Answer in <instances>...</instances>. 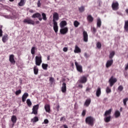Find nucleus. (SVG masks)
<instances>
[{
  "label": "nucleus",
  "instance_id": "nucleus-1",
  "mask_svg": "<svg viewBox=\"0 0 128 128\" xmlns=\"http://www.w3.org/2000/svg\"><path fill=\"white\" fill-rule=\"evenodd\" d=\"M95 120H96L94 118V117L92 116H88L86 118V124L89 126H94V124Z\"/></svg>",
  "mask_w": 128,
  "mask_h": 128
},
{
  "label": "nucleus",
  "instance_id": "nucleus-2",
  "mask_svg": "<svg viewBox=\"0 0 128 128\" xmlns=\"http://www.w3.org/2000/svg\"><path fill=\"white\" fill-rule=\"evenodd\" d=\"M118 82V79L116 78H114V76H112L109 79L108 82L110 84V88L114 86Z\"/></svg>",
  "mask_w": 128,
  "mask_h": 128
},
{
  "label": "nucleus",
  "instance_id": "nucleus-3",
  "mask_svg": "<svg viewBox=\"0 0 128 128\" xmlns=\"http://www.w3.org/2000/svg\"><path fill=\"white\" fill-rule=\"evenodd\" d=\"M42 62V56H36V66H40V64Z\"/></svg>",
  "mask_w": 128,
  "mask_h": 128
},
{
  "label": "nucleus",
  "instance_id": "nucleus-4",
  "mask_svg": "<svg viewBox=\"0 0 128 128\" xmlns=\"http://www.w3.org/2000/svg\"><path fill=\"white\" fill-rule=\"evenodd\" d=\"M120 4L118 2H113L112 4V8L113 10H118L120 8Z\"/></svg>",
  "mask_w": 128,
  "mask_h": 128
},
{
  "label": "nucleus",
  "instance_id": "nucleus-5",
  "mask_svg": "<svg viewBox=\"0 0 128 128\" xmlns=\"http://www.w3.org/2000/svg\"><path fill=\"white\" fill-rule=\"evenodd\" d=\"M38 108H40V105L38 104L34 105L32 109V114H34L35 115L38 114Z\"/></svg>",
  "mask_w": 128,
  "mask_h": 128
},
{
  "label": "nucleus",
  "instance_id": "nucleus-6",
  "mask_svg": "<svg viewBox=\"0 0 128 128\" xmlns=\"http://www.w3.org/2000/svg\"><path fill=\"white\" fill-rule=\"evenodd\" d=\"M38 19V20L40 22H42V14H40L38 13V12H36V14H34L32 16V18H36Z\"/></svg>",
  "mask_w": 128,
  "mask_h": 128
},
{
  "label": "nucleus",
  "instance_id": "nucleus-7",
  "mask_svg": "<svg viewBox=\"0 0 128 128\" xmlns=\"http://www.w3.org/2000/svg\"><path fill=\"white\" fill-rule=\"evenodd\" d=\"M23 22L24 24H32L33 26L34 24V21L30 19V18L24 19Z\"/></svg>",
  "mask_w": 128,
  "mask_h": 128
},
{
  "label": "nucleus",
  "instance_id": "nucleus-8",
  "mask_svg": "<svg viewBox=\"0 0 128 128\" xmlns=\"http://www.w3.org/2000/svg\"><path fill=\"white\" fill-rule=\"evenodd\" d=\"M58 14L57 12H54L53 14V23L58 22L56 20H58Z\"/></svg>",
  "mask_w": 128,
  "mask_h": 128
},
{
  "label": "nucleus",
  "instance_id": "nucleus-9",
  "mask_svg": "<svg viewBox=\"0 0 128 128\" xmlns=\"http://www.w3.org/2000/svg\"><path fill=\"white\" fill-rule=\"evenodd\" d=\"M9 61L12 64H16V60H14V55L10 54L9 56Z\"/></svg>",
  "mask_w": 128,
  "mask_h": 128
},
{
  "label": "nucleus",
  "instance_id": "nucleus-10",
  "mask_svg": "<svg viewBox=\"0 0 128 128\" xmlns=\"http://www.w3.org/2000/svg\"><path fill=\"white\" fill-rule=\"evenodd\" d=\"M112 64H114V60L112 59L111 60H108L106 63V68H110V66H112Z\"/></svg>",
  "mask_w": 128,
  "mask_h": 128
},
{
  "label": "nucleus",
  "instance_id": "nucleus-11",
  "mask_svg": "<svg viewBox=\"0 0 128 128\" xmlns=\"http://www.w3.org/2000/svg\"><path fill=\"white\" fill-rule=\"evenodd\" d=\"M83 40L84 42H88V35L87 32H83Z\"/></svg>",
  "mask_w": 128,
  "mask_h": 128
},
{
  "label": "nucleus",
  "instance_id": "nucleus-12",
  "mask_svg": "<svg viewBox=\"0 0 128 128\" xmlns=\"http://www.w3.org/2000/svg\"><path fill=\"white\" fill-rule=\"evenodd\" d=\"M61 90L64 94L66 92V82L62 83Z\"/></svg>",
  "mask_w": 128,
  "mask_h": 128
},
{
  "label": "nucleus",
  "instance_id": "nucleus-13",
  "mask_svg": "<svg viewBox=\"0 0 128 128\" xmlns=\"http://www.w3.org/2000/svg\"><path fill=\"white\" fill-rule=\"evenodd\" d=\"M88 82V78L86 76H82L80 78L81 84H86Z\"/></svg>",
  "mask_w": 128,
  "mask_h": 128
},
{
  "label": "nucleus",
  "instance_id": "nucleus-14",
  "mask_svg": "<svg viewBox=\"0 0 128 128\" xmlns=\"http://www.w3.org/2000/svg\"><path fill=\"white\" fill-rule=\"evenodd\" d=\"M28 94L25 92L22 96V102H24L26 100V98H28Z\"/></svg>",
  "mask_w": 128,
  "mask_h": 128
},
{
  "label": "nucleus",
  "instance_id": "nucleus-15",
  "mask_svg": "<svg viewBox=\"0 0 128 128\" xmlns=\"http://www.w3.org/2000/svg\"><path fill=\"white\" fill-rule=\"evenodd\" d=\"M17 120H18V119L16 118V116L14 115L12 116L11 121L12 122L13 124L12 126H14V124L16 123Z\"/></svg>",
  "mask_w": 128,
  "mask_h": 128
},
{
  "label": "nucleus",
  "instance_id": "nucleus-16",
  "mask_svg": "<svg viewBox=\"0 0 128 128\" xmlns=\"http://www.w3.org/2000/svg\"><path fill=\"white\" fill-rule=\"evenodd\" d=\"M68 24L66 23V20H62V21L60 24V26L61 28H64Z\"/></svg>",
  "mask_w": 128,
  "mask_h": 128
},
{
  "label": "nucleus",
  "instance_id": "nucleus-17",
  "mask_svg": "<svg viewBox=\"0 0 128 128\" xmlns=\"http://www.w3.org/2000/svg\"><path fill=\"white\" fill-rule=\"evenodd\" d=\"M100 94H102V90L98 87L96 91V96L98 98H100Z\"/></svg>",
  "mask_w": 128,
  "mask_h": 128
},
{
  "label": "nucleus",
  "instance_id": "nucleus-18",
  "mask_svg": "<svg viewBox=\"0 0 128 128\" xmlns=\"http://www.w3.org/2000/svg\"><path fill=\"white\" fill-rule=\"evenodd\" d=\"M44 108L46 112H50V106L49 104H46L44 106Z\"/></svg>",
  "mask_w": 128,
  "mask_h": 128
},
{
  "label": "nucleus",
  "instance_id": "nucleus-19",
  "mask_svg": "<svg viewBox=\"0 0 128 128\" xmlns=\"http://www.w3.org/2000/svg\"><path fill=\"white\" fill-rule=\"evenodd\" d=\"M54 24V30L55 32H58V22L53 23Z\"/></svg>",
  "mask_w": 128,
  "mask_h": 128
},
{
  "label": "nucleus",
  "instance_id": "nucleus-20",
  "mask_svg": "<svg viewBox=\"0 0 128 128\" xmlns=\"http://www.w3.org/2000/svg\"><path fill=\"white\" fill-rule=\"evenodd\" d=\"M87 20L88 22H94V18L92 15H88L87 16Z\"/></svg>",
  "mask_w": 128,
  "mask_h": 128
},
{
  "label": "nucleus",
  "instance_id": "nucleus-21",
  "mask_svg": "<svg viewBox=\"0 0 128 128\" xmlns=\"http://www.w3.org/2000/svg\"><path fill=\"white\" fill-rule=\"evenodd\" d=\"M90 102H92L90 98L87 99L84 102L85 106H88L90 104Z\"/></svg>",
  "mask_w": 128,
  "mask_h": 128
},
{
  "label": "nucleus",
  "instance_id": "nucleus-22",
  "mask_svg": "<svg viewBox=\"0 0 128 128\" xmlns=\"http://www.w3.org/2000/svg\"><path fill=\"white\" fill-rule=\"evenodd\" d=\"M124 30L125 32H128V20L124 22Z\"/></svg>",
  "mask_w": 128,
  "mask_h": 128
},
{
  "label": "nucleus",
  "instance_id": "nucleus-23",
  "mask_svg": "<svg viewBox=\"0 0 128 128\" xmlns=\"http://www.w3.org/2000/svg\"><path fill=\"white\" fill-rule=\"evenodd\" d=\"M112 119V116H106L104 118V120L105 122H110V120Z\"/></svg>",
  "mask_w": 128,
  "mask_h": 128
},
{
  "label": "nucleus",
  "instance_id": "nucleus-24",
  "mask_svg": "<svg viewBox=\"0 0 128 128\" xmlns=\"http://www.w3.org/2000/svg\"><path fill=\"white\" fill-rule=\"evenodd\" d=\"M102 26V20L100 18H97V28H100Z\"/></svg>",
  "mask_w": 128,
  "mask_h": 128
},
{
  "label": "nucleus",
  "instance_id": "nucleus-25",
  "mask_svg": "<svg viewBox=\"0 0 128 128\" xmlns=\"http://www.w3.org/2000/svg\"><path fill=\"white\" fill-rule=\"evenodd\" d=\"M8 34H6L2 38V40L3 42H8Z\"/></svg>",
  "mask_w": 128,
  "mask_h": 128
},
{
  "label": "nucleus",
  "instance_id": "nucleus-26",
  "mask_svg": "<svg viewBox=\"0 0 128 128\" xmlns=\"http://www.w3.org/2000/svg\"><path fill=\"white\" fill-rule=\"evenodd\" d=\"M68 27H64L60 30V32H68Z\"/></svg>",
  "mask_w": 128,
  "mask_h": 128
},
{
  "label": "nucleus",
  "instance_id": "nucleus-27",
  "mask_svg": "<svg viewBox=\"0 0 128 128\" xmlns=\"http://www.w3.org/2000/svg\"><path fill=\"white\" fill-rule=\"evenodd\" d=\"M114 54H116L114 51L111 52L109 55V58H110V60H112V58L114 56Z\"/></svg>",
  "mask_w": 128,
  "mask_h": 128
},
{
  "label": "nucleus",
  "instance_id": "nucleus-28",
  "mask_svg": "<svg viewBox=\"0 0 128 128\" xmlns=\"http://www.w3.org/2000/svg\"><path fill=\"white\" fill-rule=\"evenodd\" d=\"M110 114H112V109H110L108 110H106L104 114V116H110Z\"/></svg>",
  "mask_w": 128,
  "mask_h": 128
},
{
  "label": "nucleus",
  "instance_id": "nucleus-29",
  "mask_svg": "<svg viewBox=\"0 0 128 128\" xmlns=\"http://www.w3.org/2000/svg\"><path fill=\"white\" fill-rule=\"evenodd\" d=\"M48 64H42V68L44 70H48Z\"/></svg>",
  "mask_w": 128,
  "mask_h": 128
},
{
  "label": "nucleus",
  "instance_id": "nucleus-30",
  "mask_svg": "<svg viewBox=\"0 0 128 128\" xmlns=\"http://www.w3.org/2000/svg\"><path fill=\"white\" fill-rule=\"evenodd\" d=\"M74 52H75L76 54L80 52V48H78V46H75V49L74 50Z\"/></svg>",
  "mask_w": 128,
  "mask_h": 128
},
{
  "label": "nucleus",
  "instance_id": "nucleus-31",
  "mask_svg": "<svg viewBox=\"0 0 128 128\" xmlns=\"http://www.w3.org/2000/svg\"><path fill=\"white\" fill-rule=\"evenodd\" d=\"M34 72L35 74H38V66H34Z\"/></svg>",
  "mask_w": 128,
  "mask_h": 128
},
{
  "label": "nucleus",
  "instance_id": "nucleus-32",
  "mask_svg": "<svg viewBox=\"0 0 128 128\" xmlns=\"http://www.w3.org/2000/svg\"><path fill=\"white\" fill-rule=\"evenodd\" d=\"M115 118H118L120 116V112L118 110H116L114 113Z\"/></svg>",
  "mask_w": 128,
  "mask_h": 128
},
{
  "label": "nucleus",
  "instance_id": "nucleus-33",
  "mask_svg": "<svg viewBox=\"0 0 128 128\" xmlns=\"http://www.w3.org/2000/svg\"><path fill=\"white\" fill-rule=\"evenodd\" d=\"M75 65L76 68L77 70H78V72H80V66L78 65V62H76Z\"/></svg>",
  "mask_w": 128,
  "mask_h": 128
},
{
  "label": "nucleus",
  "instance_id": "nucleus-34",
  "mask_svg": "<svg viewBox=\"0 0 128 128\" xmlns=\"http://www.w3.org/2000/svg\"><path fill=\"white\" fill-rule=\"evenodd\" d=\"M31 122H38V116H34L31 120Z\"/></svg>",
  "mask_w": 128,
  "mask_h": 128
},
{
  "label": "nucleus",
  "instance_id": "nucleus-35",
  "mask_svg": "<svg viewBox=\"0 0 128 128\" xmlns=\"http://www.w3.org/2000/svg\"><path fill=\"white\" fill-rule=\"evenodd\" d=\"M42 20H48V18H46V13H44L42 12Z\"/></svg>",
  "mask_w": 128,
  "mask_h": 128
},
{
  "label": "nucleus",
  "instance_id": "nucleus-36",
  "mask_svg": "<svg viewBox=\"0 0 128 128\" xmlns=\"http://www.w3.org/2000/svg\"><path fill=\"white\" fill-rule=\"evenodd\" d=\"M36 47H32L31 49V54H32L34 55L36 54Z\"/></svg>",
  "mask_w": 128,
  "mask_h": 128
},
{
  "label": "nucleus",
  "instance_id": "nucleus-37",
  "mask_svg": "<svg viewBox=\"0 0 128 128\" xmlns=\"http://www.w3.org/2000/svg\"><path fill=\"white\" fill-rule=\"evenodd\" d=\"M26 104H27L28 106H29V107L32 106V102L30 101V100L27 99V100H26Z\"/></svg>",
  "mask_w": 128,
  "mask_h": 128
},
{
  "label": "nucleus",
  "instance_id": "nucleus-38",
  "mask_svg": "<svg viewBox=\"0 0 128 128\" xmlns=\"http://www.w3.org/2000/svg\"><path fill=\"white\" fill-rule=\"evenodd\" d=\"M96 48H98L99 50L100 48H102V44L100 42H98L96 43Z\"/></svg>",
  "mask_w": 128,
  "mask_h": 128
},
{
  "label": "nucleus",
  "instance_id": "nucleus-39",
  "mask_svg": "<svg viewBox=\"0 0 128 128\" xmlns=\"http://www.w3.org/2000/svg\"><path fill=\"white\" fill-rule=\"evenodd\" d=\"M106 94H110V92H112V89H110V87H106Z\"/></svg>",
  "mask_w": 128,
  "mask_h": 128
},
{
  "label": "nucleus",
  "instance_id": "nucleus-40",
  "mask_svg": "<svg viewBox=\"0 0 128 128\" xmlns=\"http://www.w3.org/2000/svg\"><path fill=\"white\" fill-rule=\"evenodd\" d=\"M24 4V0H20V2L18 3V6H22Z\"/></svg>",
  "mask_w": 128,
  "mask_h": 128
},
{
  "label": "nucleus",
  "instance_id": "nucleus-41",
  "mask_svg": "<svg viewBox=\"0 0 128 128\" xmlns=\"http://www.w3.org/2000/svg\"><path fill=\"white\" fill-rule=\"evenodd\" d=\"M74 24L75 28H78V25L80 24V23L78 21L76 20L74 22Z\"/></svg>",
  "mask_w": 128,
  "mask_h": 128
},
{
  "label": "nucleus",
  "instance_id": "nucleus-42",
  "mask_svg": "<svg viewBox=\"0 0 128 128\" xmlns=\"http://www.w3.org/2000/svg\"><path fill=\"white\" fill-rule=\"evenodd\" d=\"M128 98H126L124 99L123 102H124V106H126V102H128Z\"/></svg>",
  "mask_w": 128,
  "mask_h": 128
},
{
  "label": "nucleus",
  "instance_id": "nucleus-43",
  "mask_svg": "<svg viewBox=\"0 0 128 128\" xmlns=\"http://www.w3.org/2000/svg\"><path fill=\"white\" fill-rule=\"evenodd\" d=\"M22 94V90H19L16 92V96H18V94Z\"/></svg>",
  "mask_w": 128,
  "mask_h": 128
},
{
  "label": "nucleus",
  "instance_id": "nucleus-44",
  "mask_svg": "<svg viewBox=\"0 0 128 128\" xmlns=\"http://www.w3.org/2000/svg\"><path fill=\"white\" fill-rule=\"evenodd\" d=\"M122 90H124V87L122 86H120L118 87V90H119L120 92H122Z\"/></svg>",
  "mask_w": 128,
  "mask_h": 128
},
{
  "label": "nucleus",
  "instance_id": "nucleus-45",
  "mask_svg": "<svg viewBox=\"0 0 128 128\" xmlns=\"http://www.w3.org/2000/svg\"><path fill=\"white\" fill-rule=\"evenodd\" d=\"M86 110H83L82 114V116H86Z\"/></svg>",
  "mask_w": 128,
  "mask_h": 128
},
{
  "label": "nucleus",
  "instance_id": "nucleus-46",
  "mask_svg": "<svg viewBox=\"0 0 128 128\" xmlns=\"http://www.w3.org/2000/svg\"><path fill=\"white\" fill-rule=\"evenodd\" d=\"M76 86L78 88H80V80H79L76 84Z\"/></svg>",
  "mask_w": 128,
  "mask_h": 128
},
{
  "label": "nucleus",
  "instance_id": "nucleus-47",
  "mask_svg": "<svg viewBox=\"0 0 128 128\" xmlns=\"http://www.w3.org/2000/svg\"><path fill=\"white\" fill-rule=\"evenodd\" d=\"M37 6H38V8H40V6H42V4L40 3V0H38V1Z\"/></svg>",
  "mask_w": 128,
  "mask_h": 128
},
{
  "label": "nucleus",
  "instance_id": "nucleus-48",
  "mask_svg": "<svg viewBox=\"0 0 128 128\" xmlns=\"http://www.w3.org/2000/svg\"><path fill=\"white\" fill-rule=\"evenodd\" d=\"M49 122H48V119H45L44 120V122H42V124H48Z\"/></svg>",
  "mask_w": 128,
  "mask_h": 128
},
{
  "label": "nucleus",
  "instance_id": "nucleus-49",
  "mask_svg": "<svg viewBox=\"0 0 128 128\" xmlns=\"http://www.w3.org/2000/svg\"><path fill=\"white\" fill-rule=\"evenodd\" d=\"M49 80L51 82V84H52V82H54V78L52 77H51V78H50Z\"/></svg>",
  "mask_w": 128,
  "mask_h": 128
},
{
  "label": "nucleus",
  "instance_id": "nucleus-50",
  "mask_svg": "<svg viewBox=\"0 0 128 128\" xmlns=\"http://www.w3.org/2000/svg\"><path fill=\"white\" fill-rule=\"evenodd\" d=\"M84 6H82L80 8V12H84Z\"/></svg>",
  "mask_w": 128,
  "mask_h": 128
},
{
  "label": "nucleus",
  "instance_id": "nucleus-51",
  "mask_svg": "<svg viewBox=\"0 0 128 128\" xmlns=\"http://www.w3.org/2000/svg\"><path fill=\"white\" fill-rule=\"evenodd\" d=\"M92 32H96V28L94 27H93L92 28Z\"/></svg>",
  "mask_w": 128,
  "mask_h": 128
},
{
  "label": "nucleus",
  "instance_id": "nucleus-52",
  "mask_svg": "<svg viewBox=\"0 0 128 128\" xmlns=\"http://www.w3.org/2000/svg\"><path fill=\"white\" fill-rule=\"evenodd\" d=\"M68 48L66 47H64V48H63V51H64L65 52H68Z\"/></svg>",
  "mask_w": 128,
  "mask_h": 128
},
{
  "label": "nucleus",
  "instance_id": "nucleus-53",
  "mask_svg": "<svg viewBox=\"0 0 128 128\" xmlns=\"http://www.w3.org/2000/svg\"><path fill=\"white\" fill-rule=\"evenodd\" d=\"M90 90H92V88H90V87H87V88L86 89V92H90Z\"/></svg>",
  "mask_w": 128,
  "mask_h": 128
},
{
  "label": "nucleus",
  "instance_id": "nucleus-54",
  "mask_svg": "<svg viewBox=\"0 0 128 128\" xmlns=\"http://www.w3.org/2000/svg\"><path fill=\"white\" fill-rule=\"evenodd\" d=\"M66 120V118H64V116L62 117V118H60V122H62V120Z\"/></svg>",
  "mask_w": 128,
  "mask_h": 128
},
{
  "label": "nucleus",
  "instance_id": "nucleus-55",
  "mask_svg": "<svg viewBox=\"0 0 128 128\" xmlns=\"http://www.w3.org/2000/svg\"><path fill=\"white\" fill-rule=\"evenodd\" d=\"M84 56L85 58H90V56L88 55V54H86V53H84Z\"/></svg>",
  "mask_w": 128,
  "mask_h": 128
},
{
  "label": "nucleus",
  "instance_id": "nucleus-56",
  "mask_svg": "<svg viewBox=\"0 0 128 128\" xmlns=\"http://www.w3.org/2000/svg\"><path fill=\"white\" fill-rule=\"evenodd\" d=\"M29 12L31 13V14H34V11L32 10H29Z\"/></svg>",
  "mask_w": 128,
  "mask_h": 128
},
{
  "label": "nucleus",
  "instance_id": "nucleus-57",
  "mask_svg": "<svg viewBox=\"0 0 128 128\" xmlns=\"http://www.w3.org/2000/svg\"><path fill=\"white\" fill-rule=\"evenodd\" d=\"M128 70V64H127V65H126L125 67V70Z\"/></svg>",
  "mask_w": 128,
  "mask_h": 128
},
{
  "label": "nucleus",
  "instance_id": "nucleus-58",
  "mask_svg": "<svg viewBox=\"0 0 128 128\" xmlns=\"http://www.w3.org/2000/svg\"><path fill=\"white\" fill-rule=\"evenodd\" d=\"M56 108H57V110H58V112L59 110H60V106H56Z\"/></svg>",
  "mask_w": 128,
  "mask_h": 128
},
{
  "label": "nucleus",
  "instance_id": "nucleus-59",
  "mask_svg": "<svg viewBox=\"0 0 128 128\" xmlns=\"http://www.w3.org/2000/svg\"><path fill=\"white\" fill-rule=\"evenodd\" d=\"M2 26H0V32H2Z\"/></svg>",
  "mask_w": 128,
  "mask_h": 128
},
{
  "label": "nucleus",
  "instance_id": "nucleus-60",
  "mask_svg": "<svg viewBox=\"0 0 128 128\" xmlns=\"http://www.w3.org/2000/svg\"><path fill=\"white\" fill-rule=\"evenodd\" d=\"M63 126L64 128H68V126L66 125H64Z\"/></svg>",
  "mask_w": 128,
  "mask_h": 128
},
{
  "label": "nucleus",
  "instance_id": "nucleus-61",
  "mask_svg": "<svg viewBox=\"0 0 128 128\" xmlns=\"http://www.w3.org/2000/svg\"><path fill=\"white\" fill-rule=\"evenodd\" d=\"M36 24H40V21H36Z\"/></svg>",
  "mask_w": 128,
  "mask_h": 128
},
{
  "label": "nucleus",
  "instance_id": "nucleus-62",
  "mask_svg": "<svg viewBox=\"0 0 128 128\" xmlns=\"http://www.w3.org/2000/svg\"><path fill=\"white\" fill-rule=\"evenodd\" d=\"M74 63L72 62L71 63V66H72V68H74Z\"/></svg>",
  "mask_w": 128,
  "mask_h": 128
},
{
  "label": "nucleus",
  "instance_id": "nucleus-63",
  "mask_svg": "<svg viewBox=\"0 0 128 128\" xmlns=\"http://www.w3.org/2000/svg\"><path fill=\"white\" fill-rule=\"evenodd\" d=\"M82 72V67L81 66H80V72Z\"/></svg>",
  "mask_w": 128,
  "mask_h": 128
},
{
  "label": "nucleus",
  "instance_id": "nucleus-64",
  "mask_svg": "<svg viewBox=\"0 0 128 128\" xmlns=\"http://www.w3.org/2000/svg\"><path fill=\"white\" fill-rule=\"evenodd\" d=\"M126 14H128V9L126 10Z\"/></svg>",
  "mask_w": 128,
  "mask_h": 128
}]
</instances>
